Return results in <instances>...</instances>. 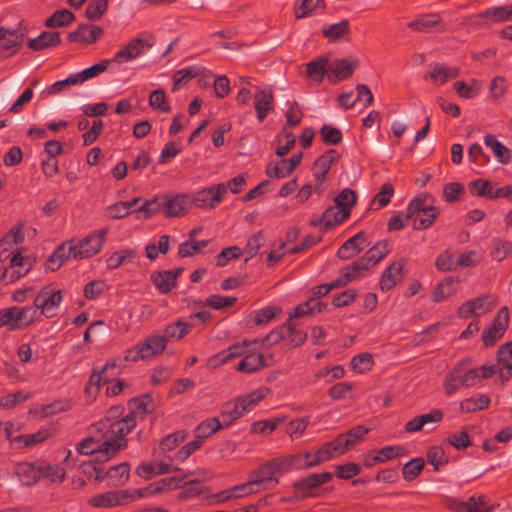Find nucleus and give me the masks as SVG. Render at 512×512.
<instances>
[{
	"mask_svg": "<svg viewBox=\"0 0 512 512\" xmlns=\"http://www.w3.org/2000/svg\"><path fill=\"white\" fill-rule=\"evenodd\" d=\"M484 143L494 153L497 160L502 164H508L511 161V154L507 147H505L500 141L493 135H486L484 137Z\"/></svg>",
	"mask_w": 512,
	"mask_h": 512,
	"instance_id": "46",
	"label": "nucleus"
},
{
	"mask_svg": "<svg viewBox=\"0 0 512 512\" xmlns=\"http://www.w3.org/2000/svg\"><path fill=\"white\" fill-rule=\"evenodd\" d=\"M264 242L265 235L262 231H258L248 238L247 244L244 248V252L247 254L245 262H248L258 254V251L263 246Z\"/></svg>",
	"mask_w": 512,
	"mask_h": 512,
	"instance_id": "62",
	"label": "nucleus"
},
{
	"mask_svg": "<svg viewBox=\"0 0 512 512\" xmlns=\"http://www.w3.org/2000/svg\"><path fill=\"white\" fill-rule=\"evenodd\" d=\"M265 172L269 178L282 179L289 176L293 171L289 168L287 160L282 159L270 162Z\"/></svg>",
	"mask_w": 512,
	"mask_h": 512,
	"instance_id": "60",
	"label": "nucleus"
},
{
	"mask_svg": "<svg viewBox=\"0 0 512 512\" xmlns=\"http://www.w3.org/2000/svg\"><path fill=\"white\" fill-rule=\"evenodd\" d=\"M112 63V60L110 59H104L100 61L99 63H96L92 65L91 67H88L81 72L75 73V77L79 84L84 83L86 80L94 78L98 76L99 74L105 72L108 68V66Z\"/></svg>",
	"mask_w": 512,
	"mask_h": 512,
	"instance_id": "53",
	"label": "nucleus"
},
{
	"mask_svg": "<svg viewBox=\"0 0 512 512\" xmlns=\"http://www.w3.org/2000/svg\"><path fill=\"white\" fill-rule=\"evenodd\" d=\"M166 349L160 332L157 331L148 335L142 342L126 350L124 360L128 362H138L140 360H149L162 354Z\"/></svg>",
	"mask_w": 512,
	"mask_h": 512,
	"instance_id": "4",
	"label": "nucleus"
},
{
	"mask_svg": "<svg viewBox=\"0 0 512 512\" xmlns=\"http://www.w3.org/2000/svg\"><path fill=\"white\" fill-rule=\"evenodd\" d=\"M190 325L178 319L175 322L167 324L164 329L160 332L164 343L167 345L168 342H176L184 338L190 332Z\"/></svg>",
	"mask_w": 512,
	"mask_h": 512,
	"instance_id": "30",
	"label": "nucleus"
},
{
	"mask_svg": "<svg viewBox=\"0 0 512 512\" xmlns=\"http://www.w3.org/2000/svg\"><path fill=\"white\" fill-rule=\"evenodd\" d=\"M444 417V413L440 409H432L428 413L418 415L405 424V431L414 433L422 430L428 424L439 423Z\"/></svg>",
	"mask_w": 512,
	"mask_h": 512,
	"instance_id": "27",
	"label": "nucleus"
},
{
	"mask_svg": "<svg viewBox=\"0 0 512 512\" xmlns=\"http://www.w3.org/2000/svg\"><path fill=\"white\" fill-rule=\"evenodd\" d=\"M106 442L115 444L112 439H106L103 433L94 429L93 435L80 441L76 449L78 453L83 455H95L97 462H105L118 453L108 450Z\"/></svg>",
	"mask_w": 512,
	"mask_h": 512,
	"instance_id": "7",
	"label": "nucleus"
},
{
	"mask_svg": "<svg viewBox=\"0 0 512 512\" xmlns=\"http://www.w3.org/2000/svg\"><path fill=\"white\" fill-rule=\"evenodd\" d=\"M39 472L40 478L46 477L53 482H62L66 476L64 468L57 465H51L45 462H39Z\"/></svg>",
	"mask_w": 512,
	"mask_h": 512,
	"instance_id": "61",
	"label": "nucleus"
},
{
	"mask_svg": "<svg viewBox=\"0 0 512 512\" xmlns=\"http://www.w3.org/2000/svg\"><path fill=\"white\" fill-rule=\"evenodd\" d=\"M252 492L253 491L249 482L242 483L212 495L208 499V504L224 503L230 500L243 498L251 495Z\"/></svg>",
	"mask_w": 512,
	"mask_h": 512,
	"instance_id": "24",
	"label": "nucleus"
},
{
	"mask_svg": "<svg viewBox=\"0 0 512 512\" xmlns=\"http://www.w3.org/2000/svg\"><path fill=\"white\" fill-rule=\"evenodd\" d=\"M459 280L452 276L445 277L436 287L432 294L434 302H441L452 296L457 291Z\"/></svg>",
	"mask_w": 512,
	"mask_h": 512,
	"instance_id": "41",
	"label": "nucleus"
},
{
	"mask_svg": "<svg viewBox=\"0 0 512 512\" xmlns=\"http://www.w3.org/2000/svg\"><path fill=\"white\" fill-rule=\"evenodd\" d=\"M332 478L333 474L331 472L312 473L305 478L295 481L293 488L297 491L307 492L330 482Z\"/></svg>",
	"mask_w": 512,
	"mask_h": 512,
	"instance_id": "28",
	"label": "nucleus"
},
{
	"mask_svg": "<svg viewBox=\"0 0 512 512\" xmlns=\"http://www.w3.org/2000/svg\"><path fill=\"white\" fill-rule=\"evenodd\" d=\"M284 327H289L290 331L285 333V338L292 347L302 345L307 339V333L298 327V324L291 319H287Z\"/></svg>",
	"mask_w": 512,
	"mask_h": 512,
	"instance_id": "54",
	"label": "nucleus"
},
{
	"mask_svg": "<svg viewBox=\"0 0 512 512\" xmlns=\"http://www.w3.org/2000/svg\"><path fill=\"white\" fill-rule=\"evenodd\" d=\"M310 457H312L311 452H304V453L292 455L289 458V464H290V466H292L296 469H309V468L318 466L319 464L326 461V460H320L321 459L320 458V449L317 451V453L313 457V460H309V461L305 460Z\"/></svg>",
	"mask_w": 512,
	"mask_h": 512,
	"instance_id": "45",
	"label": "nucleus"
},
{
	"mask_svg": "<svg viewBox=\"0 0 512 512\" xmlns=\"http://www.w3.org/2000/svg\"><path fill=\"white\" fill-rule=\"evenodd\" d=\"M125 408L122 405L110 407L103 419L93 425V429L104 434L106 439H112L115 444L107 443L108 450L119 452L127 447L126 435L136 426V422L124 414Z\"/></svg>",
	"mask_w": 512,
	"mask_h": 512,
	"instance_id": "1",
	"label": "nucleus"
},
{
	"mask_svg": "<svg viewBox=\"0 0 512 512\" xmlns=\"http://www.w3.org/2000/svg\"><path fill=\"white\" fill-rule=\"evenodd\" d=\"M329 58L320 56L310 61L306 65V75L311 80L321 83L327 74L329 76Z\"/></svg>",
	"mask_w": 512,
	"mask_h": 512,
	"instance_id": "36",
	"label": "nucleus"
},
{
	"mask_svg": "<svg viewBox=\"0 0 512 512\" xmlns=\"http://www.w3.org/2000/svg\"><path fill=\"white\" fill-rule=\"evenodd\" d=\"M441 22V16L437 13L423 14L407 24L408 28L416 32H428L432 27Z\"/></svg>",
	"mask_w": 512,
	"mask_h": 512,
	"instance_id": "44",
	"label": "nucleus"
},
{
	"mask_svg": "<svg viewBox=\"0 0 512 512\" xmlns=\"http://www.w3.org/2000/svg\"><path fill=\"white\" fill-rule=\"evenodd\" d=\"M447 507L452 512H490L492 506H488L486 497L482 494H474L467 500L451 498L447 501Z\"/></svg>",
	"mask_w": 512,
	"mask_h": 512,
	"instance_id": "14",
	"label": "nucleus"
},
{
	"mask_svg": "<svg viewBox=\"0 0 512 512\" xmlns=\"http://www.w3.org/2000/svg\"><path fill=\"white\" fill-rule=\"evenodd\" d=\"M73 20L74 14L71 11L68 9H60L46 19L45 25L51 28L64 27L72 23Z\"/></svg>",
	"mask_w": 512,
	"mask_h": 512,
	"instance_id": "58",
	"label": "nucleus"
},
{
	"mask_svg": "<svg viewBox=\"0 0 512 512\" xmlns=\"http://www.w3.org/2000/svg\"><path fill=\"white\" fill-rule=\"evenodd\" d=\"M62 299L61 290L55 289L51 285H46L37 293L33 300V305L30 307L35 308V317L38 311H40V314L46 318H52L57 315Z\"/></svg>",
	"mask_w": 512,
	"mask_h": 512,
	"instance_id": "8",
	"label": "nucleus"
},
{
	"mask_svg": "<svg viewBox=\"0 0 512 512\" xmlns=\"http://www.w3.org/2000/svg\"><path fill=\"white\" fill-rule=\"evenodd\" d=\"M93 469L96 472L95 479L97 481L107 479V485L110 487L124 485L130 476V465L127 462L112 466L105 473L101 468L93 467Z\"/></svg>",
	"mask_w": 512,
	"mask_h": 512,
	"instance_id": "16",
	"label": "nucleus"
},
{
	"mask_svg": "<svg viewBox=\"0 0 512 512\" xmlns=\"http://www.w3.org/2000/svg\"><path fill=\"white\" fill-rule=\"evenodd\" d=\"M496 306V300L492 295H482L464 302L457 311L460 318L467 319L470 316H481L490 312Z\"/></svg>",
	"mask_w": 512,
	"mask_h": 512,
	"instance_id": "13",
	"label": "nucleus"
},
{
	"mask_svg": "<svg viewBox=\"0 0 512 512\" xmlns=\"http://www.w3.org/2000/svg\"><path fill=\"white\" fill-rule=\"evenodd\" d=\"M35 320V308L30 306H12L0 310V328L9 331L24 329Z\"/></svg>",
	"mask_w": 512,
	"mask_h": 512,
	"instance_id": "6",
	"label": "nucleus"
},
{
	"mask_svg": "<svg viewBox=\"0 0 512 512\" xmlns=\"http://www.w3.org/2000/svg\"><path fill=\"white\" fill-rule=\"evenodd\" d=\"M340 158L339 153L335 149H330L324 154L320 155L313 163L312 172L315 180L325 182L326 175L329 172L331 165L336 163Z\"/></svg>",
	"mask_w": 512,
	"mask_h": 512,
	"instance_id": "21",
	"label": "nucleus"
},
{
	"mask_svg": "<svg viewBox=\"0 0 512 512\" xmlns=\"http://www.w3.org/2000/svg\"><path fill=\"white\" fill-rule=\"evenodd\" d=\"M370 431L369 428L358 425L345 433L339 434L335 439L320 447V460H330L344 454L349 447L362 441L364 435Z\"/></svg>",
	"mask_w": 512,
	"mask_h": 512,
	"instance_id": "3",
	"label": "nucleus"
},
{
	"mask_svg": "<svg viewBox=\"0 0 512 512\" xmlns=\"http://www.w3.org/2000/svg\"><path fill=\"white\" fill-rule=\"evenodd\" d=\"M431 71L425 78H430L435 84L442 85L450 79H455L460 74L458 67H447L439 63L430 65Z\"/></svg>",
	"mask_w": 512,
	"mask_h": 512,
	"instance_id": "34",
	"label": "nucleus"
},
{
	"mask_svg": "<svg viewBox=\"0 0 512 512\" xmlns=\"http://www.w3.org/2000/svg\"><path fill=\"white\" fill-rule=\"evenodd\" d=\"M136 256L137 253L132 249H123L120 251H116L107 258V268L111 270L117 269L125 262L132 261Z\"/></svg>",
	"mask_w": 512,
	"mask_h": 512,
	"instance_id": "56",
	"label": "nucleus"
},
{
	"mask_svg": "<svg viewBox=\"0 0 512 512\" xmlns=\"http://www.w3.org/2000/svg\"><path fill=\"white\" fill-rule=\"evenodd\" d=\"M15 474L23 485H33L40 479L39 462L19 463L16 465Z\"/></svg>",
	"mask_w": 512,
	"mask_h": 512,
	"instance_id": "35",
	"label": "nucleus"
},
{
	"mask_svg": "<svg viewBox=\"0 0 512 512\" xmlns=\"http://www.w3.org/2000/svg\"><path fill=\"white\" fill-rule=\"evenodd\" d=\"M60 33L44 31L37 38L28 40V47L33 51H40L46 48L55 47L60 43Z\"/></svg>",
	"mask_w": 512,
	"mask_h": 512,
	"instance_id": "39",
	"label": "nucleus"
},
{
	"mask_svg": "<svg viewBox=\"0 0 512 512\" xmlns=\"http://www.w3.org/2000/svg\"><path fill=\"white\" fill-rule=\"evenodd\" d=\"M247 411L245 407L242 406V403L237 398L227 401L222 408L220 417L222 419V424L224 428H228L235 422L237 419L241 418Z\"/></svg>",
	"mask_w": 512,
	"mask_h": 512,
	"instance_id": "32",
	"label": "nucleus"
},
{
	"mask_svg": "<svg viewBox=\"0 0 512 512\" xmlns=\"http://www.w3.org/2000/svg\"><path fill=\"white\" fill-rule=\"evenodd\" d=\"M365 242V233L358 232L348 240H346L337 251V256L340 259L348 260L360 253L364 247L362 243Z\"/></svg>",
	"mask_w": 512,
	"mask_h": 512,
	"instance_id": "31",
	"label": "nucleus"
},
{
	"mask_svg": "<svg viewBox=\"0 0 512 512\" xmlns=\"http://www.w3.org/2000/svg\"><path fill=\"white\" fill-rule=\"evenodd\" d=\"M129 497L126 490L108 491L94 495L88 500V504L95 508H112L124 504Z\"/></svg>",
	"mask_w": 512,
	"mask_h": 512,
	"instance_id": "19",
	"label": "nucleus"
},
{
	"mask_svg": "<svg viewBox=\"0 0 512 512\" xmlns=\"http://www.w3.org/2000/svg\"><path fill=\"white\" fill-rule=\"evenodd\" d=\"M35 259L25 257L20 252L15 253L10 259L9 267L2 271V283H12L25 276L33 267Z\"/></svg>",
	"mask_w": 512,
	"mask_h": 512,
	"instance_id": "11",
	"label": "nucleus"
},
{
	"mask_svg": "<svg viewBox=\"0 0 512 512\" xmlns=\"http://www.w3.org/2000/svg\"><path fill=\"white\" fill-rule=\"evenodd\" d=\"M254 108L259 122L274 110V96L270 89H259L254 95Z\"/></svg>",
	"mask_w": 512,
	"mask_h": 512,
	"instance_id": "23",
	"label": "nucleus"
},
{
	"mask_svg": "<svg viewBox=\"0 0 512 512\" xmlns=\"http://www.w3.org/2000/svg\"><path fill=\"white\" fill-rule=\"evenodd\" d=\"M183 272V268L154 272L151 274V281L160 293L166 294L176 286V279Z\"/></svg>",
	"mask_w": 512,
	"mask_h": 512,
	"instance_id": "22",
	"label": "nucleus"
},
{
	"mask_svg": "<svg viewBox=\"0 0 512 512\" xmlns=\"http://www.w3.org/2000/svg\"><path fill=\"white\" fill-rule=\"evenodd\" d=\"M318 7H325L324 0H302L300 4L295 3L294 14L297 19L310 15Z\"/></svg>",
	"mask_w": 512,
	"mask_h": 512,
	"instance_id": "63",
	"label": "nucleus"
},
{
	"mask_svg": "<svg viewBox=\"0 0 512 512\" xmlns=\"http://www.w3.org/2000/svg\"><path fill=\"white\" fill-rule=\"evenodd\" d=\"M509 324L508 307L503 306L499 309L493 319L491 326L482 332V341L485 346H493L496 341L503 337Z\"/></svg>",
	"mask_w": 512,
	"mask_h": 512,
	"instance_id": "12",
	"label": "nucleus"
},
{
	"mask_svg": "<svg viewBox=\"0 0 512 512\" xmlns=\"http://www.w3.org/2000/svg\"><path fill=\"white\" fill-rule=\"evenodd\" d=\"M187 197L185 195H177L163 202L165 215L168 217H180L185 212Z\"/></svg>",
	"mask_w": 512,
	"mask_h": 512,
	"instance_id": "49",
	"label": "nucleus"
},
{
	"mask_svg": "<svg viewBox=\"0 0 512 512\" xmlns=\"http://www.w3.org/2000/svg\"><path fill=\"white\" fill-rule=\"evenodd\" d=\"M391 250L390 243L387 240L377 242L372 248H370L363 257L367 262L374 266L379 263Z\"/></svg>",
	"mask_w": 512,
	"mask_h": 512,
	"instance_id": "48",
	"label": "nucleus"
},
{
	"mask_svg": "<svg viewBox=\"0 0 512 512\" xmlns=\"http://www.w3.org/2000/svg\"><path fill=\"white\" fill-rule=\"evenodd\" d=\"M491 402V399L486 395H479L464 399L460 402V411L463 413H474L486 409Z\"/></svg>",
	"mask_w": 512,
	"mask_h": 512,
	"instance_id": "52",
	"label": "nucleus"
},
{
	"mask_svg": "<svg viewBox=\"0 0 512 512\" xmlns=\"http://www.w3.org/2000/svg\"><path fill=\"white\" fill-rule=\"evenodd\" d=\"M359 65V60L351 57L333 61L329 64V81L337 83L349 78Z\"/></svg>",
	"mask_w": 512,
	"mask_h": 512,
	"instance_id": "18",
	"label": "nucleus"
},
{
	"mask_svg": "<svg viewBox=\"0 0 512 512\" xmlns=\"http://www.w3.org/2000/svg\"><path fill=\"white\" fill-rule=\"evenodd\" d=\"M453 87L459 97L464 99H472L476 97L480 92V84L476 79H471L470 83L467 84L464 81H456Z\"/></svg>",
	"mask_w": 512,
	"mask_h": 512,
	"instance_id": "57",
	"label": "nucleus"
},
{
	"mask_svg": "<svg viewBox=\"0 0 512 512\" xmlns=\"http://www.w3.org/2000/svg\"><path fill=\"white\" fill-rule=\"evenodd\" d=\"M225 194L224 183H219L195 192L191 196V202L197 208L214 209L222 202Z\"/></svg>",
	"mask_w": 512,
	"mask_h": 512,
	"instance_id": "10",
	"label": "nucleus"
},
{
	"mask_svg": "<svg viewBox=\"0 0 512 512\" xmlns=\"http://www.w3.org/2000/svg\"><path fill=\"white\" fill-rule=\"evenodd\" d=\"M497 362L501 383L512 377V342L501 345L497 350Z\"/></svg>",
	"mask_w": 512,
	"mask_h": 512,
	"instance_id": "26",
	"label": "nucleus"
},
{
	"mask_svg": "<svg viewBox=\"0 0 512 512\" xmlns=\"http://www.w3.org/2000/svg\"><path fill=\"white\" fill-rule=\"evenodd\" d=\"M266 367L263 354L255 353L251 348L250 351L237 364L236 370L241 373L251 374Z\"/></svg>",
	"mask_w": 512,
	"mask_h": 512,
	"instance_id": "33",
	"label": "nucleus"
},
{
	"mask_svg": "<svg viewBox=\"0 0 512 512\" xmlns=\"http://www.w3.org/2000/svg\"><path fill=\"white\" fill-rule=\"evenodd\" d=\"M152 402L150 395L145 394L141 397L130 399L128 402V416L131 417L135 422L137 417L144 418L148 411V405Z\"/></svg>",
	"mask_w": 512,
	"mask_h": 512,
	"instance_id": "43",
	"label": "nucleus"
},
{
	"mask_svg": "<svg viewBox=\"0 0 512 512\" xmlns=\"http://www.w3.org/2000/svg\"><path fill=\"white\" fill-rule=\"evenodd\" d=\"M221 428H224V426L220 422L219 418L212 417L198 424V426L195 429V433L198 435V438L205 440L212 434L219 431Z\"/></svg>",
	"mask_w": 512,
	"mask_h": 512,
	"instance_id": "55",
	"label": "nucleus"
},
{
	"mask_svg": "<svg viewBox=\"0 0 512 512\" xmlns=\"http://www.w3.org/2000/svg\"><path fill=\"white\" fill-rule=\"evenodd\" d=\"M512 255V242L501 238H493L489 246V256L492 260L502 262Z\"/></svg>",
	"mask_w": 512,
	"mask_h": 512,
	"instance_id": "40",
	"label": "nucleus"
},
{
	"mask_svg": "<svg viewBox=\"0 0 512 512\" xmlns=\"http://www.w3.org/2000/svg\"><path fill=\"white\" fill-rule=\"evenodd\" d=\"M370 267L372 266L362 256L358 260L342 268L341 274H343V277L346 278V281H349L350 283L353 280L359 278L363 272L368 271Z\"/></svg>",
	"mask_w": 512,
	"mask_h": 512,
	"instance_id": "47",
	"label": "nucleus"
},
{
	"mask_svg": "<svg viewBox=\"0 0 512 512\" xmlns=\"http://www.w3.org/2000/svg\"><path fill=\"white\" fill-rule=\"evenodd\" d=\"M334 202L335 206L342 210V216L349 217L356 205L357 195L352 189L345 188L336 196Z\"/></svg>",
	"mask_w": 512,
	"mask_h": 512,
	"instance_id": "42",
	"label": "nucleus"
},
{
	"mask_svg": "<svg viewBox=\"0 0 512 512\" xmlns=\"http://www.w3.org/2000/svg\"><path fill=\"white\" fill-rule=\"evenodd\" d=\"M24 35V31L20 28L7 29L0 27V49L3 51H9V53L3 55V57L13 55L19 50L23 42Z\"/></svg>",
	"mask_w": 512,
	"mask_h": 512,
	"instance_id": "20",
	"label": "nucleus"
},
{
	"mask_svg": "<svg viewBox=\"0 0 512 512\" xmlns=\"http://www.w3.org/2000/svg\"><path fill=\"white\" fill-rule=\"evenodd\" d=\"M438 215L434 197L430 193H421L408 204L405 218L413 220L414 229L424 230L435 222Z\"/></svg>",
	"mask_w": 512,
	"mask_h": 512,
	"instance_id": "2",
	"label": "nucleus"
},
{
	"mask_svg": "<svg viewBox=\"0 0 512 512\" xmlns=\"http://www.w3.org/2000/svg\"><path fill=\"white\" fill-rule=\"evenodd\" d=\"M153 46V42H149L142 38L131 39L126 46L120 49L115 56L111 59L112 63H124L136 59L145 50L150 49Z\"/></svg>",
	"mask_w": 512,
	"mask_h": 512,
	"instance_id": "17",
	"label": "nucleus"
},
{
	"mask_svg": "<svg viewBox=\"0 0 512 512\" xmlns=\"http://www.w3.org/2000/svg\"><path fill=\"white\" fill-rule=\"evenodd\" d=\"M103 35V29L96 25H80L68 34V40L75 43L92 44Z\"/></svg>",
	"mask_w": 512,
	"mask_h": 512,
	"instance_id": "25",
	"label": "nucleus"
},
{
	"mask_svg": "<svg viewBox=\"0 0 512 512\" xmlns=\"http://www.w3.org/2000/svg\"><path fill=\"white\" fill-rule=\"evenodd\" d=\"M281 463L274 460L270 461L259 469L250 473V485L263 484V489H271L279 483L275 475L280 471Z\"/></svg>",
	"mask_w": 512,
	"mask_h": 512,
	"instance_id": "15",
	"label": "nucleus"
},
{
	"mask_svg": "<svg viewBox=\"0 0 512 512\" xmlns=\"http://www.w3.org/2000/svg\"><path fill=\"white\" fill-rule=\"evenodd\" d=\"M208 245L207 240L185 241L179 245L178 256L181 258L191 257L201 252Z\"/></svg>",
	"mask_w": 512,
	"mask_h": 512,
	"instance_id": "64",
	"label": "nucleus"
},
{
	"mask_svg": "<svg viewBox=\"0 0 512 512\" xmlns=\"http://www.w3.org/2000/svg\"><path fill=\"white\" fill-rule=\"evenodd\" d=\"M322 34L329 42H338L350 34L349 20L343 19L338 23L322 26Z\"/></svg>",
	"mask_w": 512,
	"mask_h": 512,
	"instance_id": "37",
	"label": "nucleus"
},
{
	"mask_svg": "<svg viewBox=\"0 0 512 512\" xmlns=\"http://www.w3.org/2000/svg\"><path fill=\"white\" fill-rule=\"evenodd\" d=\"M109 229L102 228L88 234L76 244L69 243V251H73L74 259H84L96 255L102 249Z\"/></svg>",
	"mask_w": 512,
	"mask_h": 512,
	"instance_id": "9",
	"label": "nucleus"
},
{
	"mask_svg": "<svg viewBox=\"0 0 512 512\" xmlns=\"http://www.w3.org/2000/svg\"><path fill=\"white\" fill-rule=\"evenodd\" d=\"M270 392V389L267 387H260L246 395L239 396L238 399L242 403V406L245 407V410L248 412L254 406H256L262 399L266 397Z\"/></svg>",
	"mask_w": 512,
	"mask_h": 512,
	"instance_id": "59",
	"label": "nucleus"
},
{
	"mask_svg": "<svg viewBox=\"0 0 512 512\" xmlns=\"http://www.w3.org/2000/svg\"><path fill=\"white\" fill-rule=\"evenodd\" d=\"M403 263L393 262L383 272L379 286L382 291H389L403 279Z\"/></svg>",
	"mask_w": 512,
	"mask_h": 512,
	"instance_id": "29",
	"label": "nucleus"
},
{
	"mask_svg": "<svg viewBox=\"0 0 512 512\" xmlns=\"http://www.w3.org/2000/svg\"><path fill=\"white\" fill-rule=\"evenodd\" d=\"M200 481L201 479L198 478L187 480V475L166 477L154 483L153 492L158 493L172 489H178L180 487H183L184 485L196 484L199 483Z\"/></svg>",
	"mask_w": 512,
	"mask_h": 512,
	"instance_id": "38",
	"label": "nucleus"
},
{
	"mask_svg": "<svg viewBox=\"0 0 512 512\" xmlns=\"http://www.w3.org/2000/svg\"><path fill=\"white\" fill-rule=\"evenodd\" d=\"M477 377L476 371H471L464 361L459 362L445 376L443 381L444 392L447 396H451L461 387L475 386Z\"/></svg>",
	"mask_w": 512,
	"mask_h": 512,
	"instance_id": "5",
	"label": "nucleus"
},
{
	"mask_svg": "<svg viewBox=\"0 0 512 512\" xmlns=\"http://www.w3.org/2000/svg\"><path fill=\"white\" fill-rule=\"evenodd\" d=\"M116 367L115 362L108 361L100 371H93L89 377V380L86 384L85 390L89 394H97L101 385V382L108 381L107 377L103 376V374L109 369Z\"/></svg>",
	"mask_w": 512,
	"mask_h": 512,
	"instance_id": "50",
	"label": "nucleus"
},
{
	"mask_svg": "<svg viewBox=\"0 0 512 512\" xmlns=\"http://www.w3.org/2000/svg\"><path fill=\"white\" fill-rule=\"evenodd\" d=\"M480 18L490 19L493 22L512 20V4L486 9L478 15Z\"/></svg>",
	"mask_w": 512,
	"mask_h": 512,
	"instance_id": "51",
	"label": "nucleus"
}]
</instances>
